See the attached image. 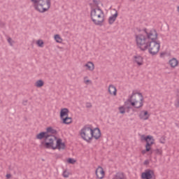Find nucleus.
<instances>
[{"mask_svg":"<svg viewBox=\"0 0 179 179\" xmlns=\"http://www.w3.org/2000/svg\"><path fill=\"white\" fill-rule=\"evenodd\" d=\"M127 101L130 103L132 107L141 108V107H143V95L141 92L133 91L132 94L129 96Z\"/></svg>","mask_w":179,"mask_h":179,"instance_id":"5","label":"nucleus"},{"mask_svg":"<svg viewBox=\"0 0 179 179\" xmlns=\"http://www.w3.org/2000/svg\"><path fill=\"white\" fill-rule=\"evenodd\" d=\"M55 40L57 43H62V38H61L59 34L55 35Z\"/></svg>","mask_w":179,"mask_h":179,"instance_id":"24","label":"nucleus"},{"mask_svg":"<svg viewBox=\"0 0 179 179\" xmlns=\"http://www.w3.org/2000/svg\"><path fill=\"white\" fill-rule=\"evenodd\" d=\"M95 174L96 176V178L103 179L105 176V172L103 167L99 166L98 169H96Z\"/></svg>","mask_w":179,"mask_h":179,"instance_id":"11","label":"nucleus"},{"mask_svg":"<svg viewBox=\"0 0 179 179\" xmlns=\"http://www.w3.org/2000/svg\"><path fill=\"white\" fill-rule=\"evenodd\" d=\"M175 107H176V108H179V97H177L175 101Z\"/></svg>","mask_w":179,"mask_h":179,"instance_id":"30","label":"nucleus"},{"mask_svg":"<svg viewBox=\"0 0 179 179\" xmlns=\"http://www.w3.org/2000/svg\"><path fill=\"white\" fill-rule=\"evenodd\" d=\"M34 7L35 10L44 13L51 8V0H39V3L34 5Z\"/></svg>","mask_w":179,"mask_h":179,"instance_id":"6","label":"nucleus"},{"mask_svg":"<svg viewBox=\"0 0 179 179\" xmlns=\"http://www.w3.org/2000/svg\"><path fill=\"white\" fill-rule=\"evenodd\" d=\"M164 55H166V53H164V52L160 53V57L161 58H163V57H164Z\"/></svg>","mask_w":179,"mask_h":179,"instance_id":"39","label":"nucleus"},{"mask_svg":"<svg viewBox=\"0 0 179 179\" xmlns=\"http://www.w3.org/2000/svg\"><path fill=\"white\" fill-rule=\"evenodd\" d=\"M117 17H118V12H115L114 15L109 17L108 18V23L109 24H113L115 20H117Z\"/></svg>","mask_w":179,"mask_h":179,"instance_id":"18","label":"nucleus"},{"mask_svg":"<svg viewBox=\"0 0 179 179\" xmlns=\"http://www.w3.org/2000/svg\"><path fill=\"white\" fill-rule=\"evenodd\" d=\"M154 152H155L156 155H162L163 153V151L159 148H157L156 150H155Z\"/></svg>","mask_w":179,"mask_h":179,"instance_id":"29","label":"nucleus"},{"mask_svg":"<svg viewBox=\"0 0 179 179\" xmlns=\"http://www.w3.org/2000/svg\"><path fill=\"white\" fill-rule=\"evenodd\" d=\"M112 179H128L124 172H117Z\"/></svg>","mask_w":179,"mask_h":179,"instance_id":"16","label":"nucleus"},{"mask_svg":"<svg viewBox=\"0 0 179 179\" xmlns=\"http://www.w3.org/2000/svg\"><path fill=\"white\" fill-rule=\"evenodd\" d=\"M140 120H143V121H146V120H149V113L148 110H142L138 115Z\"/></svg>","mask_w":179,"mask_h":179,"instance_id":"12","label":"nucleus"},{"mask_svg":"<svg viewBox=\"0 0 179 179\" xmlns=\"http://www.w3.org/2000/svg\"><path fill=\"white\" fill-rule=\"evenodd\" d=\"M8 43H9V44H10V45H12V38H8Z\"/></svg>","mask_w":179,"mask_h":179,"instance_id":"35","label":"nucleus"},{"mask_svg":"<svg viewBox=\"0 0 179 179\" xmlns=\"http://www.w3.org/2000/svg\"><path fill=\"white\" fill-rule=\"evenodd\" d=\"M137 47L141 50V51H146V50H148L149 54L151 55H156L159 51H160V41H155L152 42H145V44L147 46H145V45H143L142 43H136Z\"/></svg>","mask_w":179,"mask_h":179,"instance_id":"3","label":"nucleus"},{"mask_svg":"<svg viewBox=\"0 0 179 179\" xmlns=\"http://www.w3.org/2000/svg\"><path fill=\"white\" fill-rule=\"evenodd\" d=\"M141 141H145L146 142L145 150L141 151L142 155H146V152H150L152 145H155V138L150 135L146 136L143 134L141 136Z\"/></svg>","mask_w":179,"mask_h":179,"instance_id":"7","label":"nucleus"},{"mask_svg":"<svg viewBox=\"0 0 179 179\" xmlns=\"http://www.w3.org/2000/svg\"><path fill=\"white\" fill-rule=\"evenodd\" d=\"M91 20L96 26H103L104 23V11L100 7L92 8L90 12Z\"/></svg>","mask_w":179,"mask_h":179,"instance_id":"4","label":"nucleus"},{"mask_svg":"<svg viewBox=\"0 0 179 179\" xmlns=\"http://www.w3.org/2000/svg\"><path fill=\"white\" fill-rule=\"evenodd\" d=\"M119 111L120 114H125V108H124V106H120L119 108Z\"/></svg>","mask_w":179,"mask_h":179,"instance_id":"28","label":"nucleus"},{"mask_svg":"<svg viewBox=\"0 0 179 179\" xmlns=\"http://www.w3.org/2000/svg\"><path fill=\"white\" fill-rule=\"evenodd\" d=\"M6 178L9 179L10 177H12V175L10 173H8L6 176Z\"/></svg>","mask_w":179,"mask_h":179,"instance_id":"38","label":"nucleus"},{"mask_svg":"<svg viewBox=\"0 0 179 179\" xmlns=\"http://www.w3.org/2000/svg\"><path fill=\"white\" fill-rule=\"evenodd\" d=\"M133 1H135V0H133Z\"/></svg>","mask_w":179,"mask_h":179,"instance_id":"44","label":"nucleus"},{"mask_svg":"<svg viewBox=\"0 0 179 179\" xmlns=\"http://www.w3.org/2000/svg\"><path fill=\"white\" fill-rule=\"evenodd\" d=\"M27 100H25V101H22V104H23V106H27Z\"/></svg>","mask_w":179,"mask_h":179,"instance_id":"36","label":"nucleus"},{"mask_svg":"<svg viewBox=\"0 0 179 179\" xmlns=\"http://www.w3.org/2000/svg\"><path fill=\"white\" fill-rule=\"evenodd\" d=\"M47 136H48V134H47L46 131H41L36 135V139H39L40 141H41V139L45 140Z\"/></svg>","mask_w":179,"mask_h":179,"instance_id":"17","label":"nucleus"},{"mask_svg":"<svg viewBox=\"0 0 179 179\" xmlns=\"http://www.w3.org/2000/svg\"><path fill=\"white\" fill-rule=\"evenodd\" d=\"M86 108H92V103L87 102V103H86Z\"/></svg>","mask_w":179,"mask_h":179,"instance_id":"34","label":"nucleus"},{"mask_svg":"<svg viewBox=\"0 0 179 179\" xmlns=\"http://www.w3.org/2000/svg\"><path fill=\"white\" fill-rule=\"evenodd\" d=\"M159 142H160V143H166V140L164 139V138L162 137L159 139Z\"/></svg>","mask_w":179,"mask_h":179,"instance_id":"32","label":"nucleus"},{"mask_svg":"<svg viewBox=\"0 0 179 179\" xmlns=\"http://www.w3.org/2000/svg\"><path fill=\"white\" fill-rule=\"evenodd\" d=\"M35 86L36 87H43L44 86V81L43 80H38L36 82Z\"/></svg>","mask_w":179,"mask_h":179,"instance_id":"23","label":"nucleus"},{"mask_svg":"<svg viewBox=\"0 0 179 179\" xmlns=\"http://www.w3.org/2000/svg\"><path fill=\"white\" fill-rule=\"evenodd\" d=\"M176 96H177V97H179V91H178Z\"/></svg>","mask_w":179,"mask_h":179,"instance_id":"42","label":"nucleus"},{"mask_svg":"<svg viewBox=\"0 0 179 179\" xmlns=\"http://www.w3.org/2000/svg\"><path fill=\"white\" fill-rule=\"evenodd\" d=\"M143 164H145V166H148V164H149V160H145L143 163Z\"/></svg>","mask_w":179,"mask_h":179,"instance_id":"37","label":"nucleus"},{"mask_svg":"<svg viewBox=\"0 0 179 179\" xmlns=\"http://www.w3.org/2000/svg\"><path fill=\"white\" fill-rule=\"evenodd\" d=\"M108 92L109 94H111L113 96H117V88L115 86L110 85L108 87Z\"/></svg>","mask_w":179,"mask_h":179,"instance_id":"15","label":"nucleus"},{"mask_svg":"<svg viewBox=\"0 0 179 179\" xmlns=\"http://www.w3.org/2000/svg\"><path fill=\"white\" fill-rule=\"evenodd\" d=\"M69 164H75L76 163V160L73 158H69L67 160Z\"/></svg>","mask_w":179,"mask_h":179,"instance_id":"25","label":"nucleus"},{"mask_svg":"<svg viewBox=\"0 0 179 179\" xmlns=\"http://www.w3.org/2000/svg\"><path fill=\"white\" fill-rule=\"evenodd\" d=\"M92 2L95 3L96 8H100V6H99V1H97V0H93Z\"/></svg>","mask_w":179,"mask_h":179,"instance_id":"33","label":"nucleus"},{"mask_svg":"<svg viewBox=\"0 0 179 179\" xmlns=\"http://www.w3.org/2000/svg\"><path fill=\"white\" fill-rule=\"evenodd\" d=\"M153 154V151H150V155H152Z\"/></svg>","mask_w":179,"mask_h":179,"instance_id":"43","label":"nucleus"},{"mask_svg":"<svg viewBox=\"0 0 179 179\" xmlns=\"http://www.w3.org/2000/svg\"><path fill=\"white\" fill-rule=\"evenodd\" d=\"M85 66L87 68L88 71H94V64L92 62H88L86 64H85Z\"/></svg>","mask_w":179,"mask_h":179,"instance_id":"21","label":"nucleus"},{"mask_svg":"<svg viewBox=\"0 0 179 179\" xmlns=\"http://www.w3.org/2000/svg\"><path fill=\"white\" fill-rule=\"evenodd\" d=\"M36 44L38 47H43L44 46V42L43 41V40L37 41Z\"/></svg>","mask_w":179,"mask_h":179,"instance_id":"26","label":"nucleus"},{"mask_svg":"<svg viewBox=\"0 0 179 179\" xmlns=\"http://www.w3.org/2000/svg\"><path fill=\"white\" fill-rule=\"evenodd\" d=\"M89 82H90V80H85V83H89Z\"/></svg>","mask_w":179,"mask_h":179,"instance_id":"41","label":"nucleus"},{"mask_svg":"<svg viewBox=\"0 0 179 179\" xmlns=\"http://www.w3.org/2000/svg\"><path fill=\"white\" fill-rule=\"evenodd\" d=\"M146 36L139 34L136 35V44H139L143 43V45L145 47H148L146 43H150L153 41H157V36L159 34H157V31L156 29H151L149 32L148 31V29L145 28L143 29Z\"/></svg>","mask_w":179,"mask_h":179,"instance_id":"2","label":"nucleus"},{"mask_svg":"<svg viewBox=\"0 0 179 179\" xmlns=\"http://www.w3.org/2000/svg\"><path fill=\"white\" fill-rule=\"evenodd\" d=\"M169 64L171 68H176L178 66V60L173 57L169 60Z\"/></svg>","mask_w":179,"mask_h":179,"instance_id":"19","label":"nucleus"},{"mask_svg":"<svg viewBox=\"0 0 179 179\" xmlns=\"http://www.w3.org/2000/svg\"><path fill=\"white\" fill-rule=\"evenodd\" d=\"M34 5H38L39 2H40V0H31Z\"/></svg>","mask_w":179,"mask_h":179,"instance_id":"31","label":"nucleus"},{"mask_svg":"<svg viewBox=\"0 0 179 179\" xmlns=\"http://www.w3.org/2000/svg\"><path fill=\"white\" fill-rule=\"evenodd\" d=\"M66 145H65V143H62V139L59 138L56 141V145H53L52 147V150H55V149H58L59 150H61V149L62 150H64V149H65Z\"/></svg>","mask_w":179,"mask_h":179,"instance_id":"10","label":"nucleus"},{"mask_svg":"<svg viewBox=\"0 0 179 179\" xmlns=\"http://www.w3.org/2000/svg\"><path fill=\"white\" fill-rule=\"evenodd\" d=\"M142 179H155L156 178V176L155 175V171L151 169H146L141 174Z\"/></svg>","mask_w":179,"mask_h":179,"instance_id":"9","label":"nucleus"},{"mask_svg":"<svg viewBox=\"0 0 179 179\" xmlns=\"http://www.w3.org/2000/svg\"><path fill=\"white\" fill-rule=\"evenodd\" d=\"M61 120L63 121V124H65L66 125H69V124H71L72 122V117H69L68 116H66Z\"/></svg>","mask_w":179,"mask_h":179,"instance_id":"22","label":"nucleus"},{"mask_svg":"<svg viewBox=\"0 0 179 179\" xmlns=\"http://www.w3.org/2000/svg\"><path fill=\"white\" fill-rule=\"evenodd\" d=\"M55 141H57V136L48 134L46 139H45V148L46 149H52V148H54V142H55Z\"/></svg>","mask_w":179,"mask_h":179,"instance_id":"8","label":"nucleus"},{"mask_svg":"<svg viewBox=\"0 0 179 179\" xmlns=\"http://www.w3.org/2000/svg\"><path fill=\"white\" fill-rule=\"evenodd\" d=\"M47 135H50L49 134H52V135H57L58 131L56 129H52V127H49L46 129Z\"/></svg>","mask_w":179,"mask_h":179,"instance_id":"20","label":"nucleus"},{"mask_svg":"<svg viewBox=\"0 0 179 179\" xmlns=\"http://www.w3.org/2000/svg\"><path fill=\"white\" fill-rule=\"evenodd\" d=\"M63 177H64V178H68V177H69V172H68L66 170H65L63 173H62Z\"/></svg>","mask_w":179,"mask_h":179,"instance_id":"27","label":"nucleus"},{"mask_svg":"<svg viewBox=\"0 0 179 179\" xmlns=\"http://www.w3.org/2000/svg\"><path fill=\"white\" fill-rule=\"evenodd\" d=\"M80 135L83 141H85L87 143H92L93 138L96 141L100 139L101 137V131H100L99 127L92 129L87 127V125H85L80 131Z\"/></svg>","mask_w":179,"mask_h":179,"instance_id":"1","label":"nucleus"},{"mask_svg":"<svg viewBox=\"0 0 179 179\" xmlns=\"http://www.w3.org/2000/svg\"><path fill=\"white\" fill-rule=\"evenodd\" d=\"M68 114H69V109L66 108H62L60 110V118H61V120L62 118H64L65 117H68Z\"/></svg>","mask_w":179,"mask_h":179,"instance_id":"14","label":"nucleus"},{"mask_svg":"<svg viewBox=\"0 0 179 179\" xmlns=\"http://www.w3.org/2000/svg\"><path fill=\"white\" fill-rule=\"evenodd\" d=\"M134 62H136L138 66H142V65H143V57H142V56H134Z\"/></svg>","mask_w":179,"mask_h":179,"instance_id":"13","label":"nucleus"},{"mask_svg":"<svg viewBox=\"0 0 179 179\" xmlns=\"http://www.w3.org/2000/svg\"><path fill=\"white\" fill-rule=\"evenodd\" d=\"M0 25L1 26V27H3V26H5V24H3V22H0Z\"/></svg>","mask_w":179,"mask_h":179,"instance_id":"40","label":"nucleus"}]
</instances>
